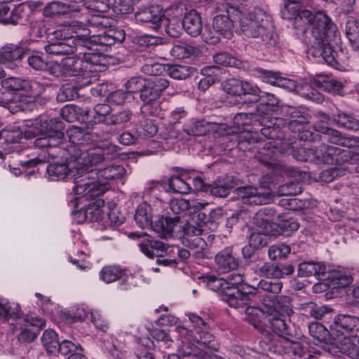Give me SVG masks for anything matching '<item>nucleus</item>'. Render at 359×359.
<instances>
[{"instance_id": "obj_47", "label": "nucleus", "mask_w": 359, "mask_h": 359, "mask_svg": "<svg viewBox=\"0 0 359 359\" xmlns=\"http://www.w3.org/2000/svg\"><path fill=\"white\" fill-rule=\"evenodd\" d=\"M44 325H46V324ZM15 326L17 327L18 325L15 324ZM19 326V329H20L21 331L18 334V340L20 342L24 343H30L33 341L38 336L39 330L45 327L43 326V327L39 328L31 325H25V323H22Z\"/></svg>"}, {"instance_id": "obj_53", "label": "nucleus", "mask_w": 359, "mask_h": 359, "mask_svg": "<svg viewBox=\"0 0 359 359\" xmlns=\"http://www.w3.org/2000/svg\"><path fill=\"white\" fill-rule=\"evenodd\" d=\"M194 72V69L187 65H175L168 69L169 75L175 79H185Z\"/></svg>"}, {"instance_id": "obj_19", "label": "nucleus", "mask_w": 359, "mask_h": 359, "mask_svg": "<svg viewBox=\"0 0 359 359\" xmlns=\"http://www.w3.org/2000/svg\"><path fill=\"white\" fill-rule=\"evenodd\" d=\"M287 299V303L283 305L277 304L278 310L271 311L269 314L265 316L266 320L269 323L271 329L277 334L283 336L287 333V325L285 323V316H290L292 313V309L290 304V299Z\"/></svg>"}, {"instance_id": "obj_55", "label": "nucleus", "mask_w": 359, "mask_h": 359, "mask_svg": "<svg viewBox=\"0 0 359 359\" xmlns=\"http://www.w3.org/2000/svg\"><path fill=\"white\" fill-rule=\"evenodd\" d=\"M283 284L276 280L275 282L261 280L258 285V292H265V294H273L276 296L281 291Z\"/></svg>"}, {"instance_id": "obj_5", "label": "nucleus", "mask_w": 359, "mask_h": 359, "mask_svg": "<svg viewBox=\"0 0 359 359\" xmlns=\"http://www.w3.org/2000/svg\"><path fill=\"white\" fill-rule=\"evenodd\" d=\"M240 27L243 34L248 37H261L269 46L276 43L271 16L261 8H255L252 11L241 13Z\"/></svg>"}, {"instance_id": "obj_37", "label": "nucleus", "mask_w": 359, "mask_h": 359, "mask_svg": "<svg viewBox=\"0 0 359 359\" xmlns=\"http://www.w3.org/2000/svg\"><path fill=\"white\" fill-rule=\"evenodd\" d=\"M326 266L323 262H303L299 264L298 274L302 277L323 275Z\"/></svg>"}, {"instance_id": "obj_56", "label": "nucleus", "mask_w": 359, "mask_h": 359, "mask_svg": "<svg viewBox=\"0 0 359 359\" xmlns=\"http://www.w3.org/2000/svg\"><path fill=\"white\" fill-rule=\"evenodd\" d=\"M203 281L206 283L207 287L212 291L224 292L227 290L225 278H217L215 276H208L203 278Z\"/></svg>"}, {"instance_id": "obj_24", "label": "nucleus", "mask_w": 359, "mask_h": 359, "mask_svg": "<svg viewBox=\"0 0 359 359\" xmlns=\"http://www.w3.org/2000/svg\"><path fill=\"white\" fill-rule=\"evenodd\" d=\"M215 261L218 270L223 273L235 270L239 265V261L233 255V249L231 247L225 248L219 251L215 255Z\"/></svg>"}, {"instance_id": "obj_36", "label": "nucleus", "mask_w": 359, "mask_h": 359, "mask_svg": "<svg viewBox=\"0 0 359 359\" xmlns=\"http://www.w3.org/2000/svg\"><path fill=\"white\" fill-rule=\"evenodd\" d=\"M1 137L6 142V146L3 149L8 153L19 150L18 143L23 138L22 133L20 130H1Z\"/></svg>"}, {"instance_id": "obj_14", "label": "nucleus", "mask_w": 359, "mask_h": 359, "mask_svg": "<svg viewBox=\"0 0 359 359\" xmlns=\"http://www.w3.org/2000/svg\"><path fill=\"white\" fill-rule=\"evenodd\" d=\"M0 318L9 322L12 320L16 325H31L41 328L45 325V320L33 315H22L21 309L18 304L10 302L7 299L0 298Z\"/></svg>"}, {"instance_id": "obj_16", "label": "nucleus", "mask_w": 359, "mask_h": 359, "mask_svg": "<svg viewBox=\"0 0 359 359\" xmlns=\"http://www.w3.org/2000/svg\"><path fill=\"white\" fill-rule=\"evenodd\" d=\"M258 294L262 297V302L263 304L264 308L262 309H259L256 307L248 306L245 309V312L247 317V320L253 325V326L257 329H261L262 327L259 325V323L256 321L255 319L251 318V316H256L259 318L260 315H267L269 314L271 311H276L278 310L277 304L283 305L287 303V299L285 298H287V297H281L280 299L277 300V295L273 296V294H262V292L259 291Z\"/></svg>"}, {"instance_id": "obj_2", "label": "nucleus", "mask_w": 359, "mask_h": 359, "mask_svg": "<svg viewBox=\"0 0 359 359\" xmlns=\"http://www.w3.org/2000/svg\"><path fill=\"white\" fill-rule=\"evenodd\" d=\"M41 128L37 133H34L31 130L25 133V137L31 138L36 137L34 142L36 147H49L46 151H43L44 154H48V156L44 155L43 157H37L24 163V165L28 167H34L37 164L43 163L49 161L50 157L55 158L61 153L60 147L56 148L64 137V133L62 132L63 123L57 118L49 119L41 118Z\"/></svg>"}, {"instance_id": "obj_17", "label": "nucleus", "mask_w": 359, "mask_h": 359, "mask_svg": "<svg viewBox=\"0 0 359 359\" xmlns=\"http://www.w3.org/2000/svg\"><path fill=\"white\" fill-rule=\"evenodd\" d=\"M328 116L325 114H320L318 120L314 123L316 131L327 135V141L334 144L342 147H351L355 145L358 142L351 137L342 136L341 133L333 128L328 127Z\"/></svg>"}, {"instance_id": "obj_45", "label": "nucleus", "mask_w": 359, "mask_h": 359, "mask_svg": "<svg viewBox=\"0 0 359 359\" xmlns=\"http://www.w3.org/2000/svg\"><path fill=\"white\" fill-rule=\"evenodd\" d=\"M346 34L352 48L359 50V21L349 18L346 24Z\"/></svg>"}, {"instance_id": "obj_63", "label": "nucleus", "mask_w": 359, "mask_h": 359, "mask_svg": "<svg viewBox=\"0 0 359 359\" xmlns=\"http://www.w3.org/2000/svg\"><path fill=\"white\" fill-rule=\"evenodd\" d=\"M169 185L174 192L179 194H187L191 189L190 185L178 176L171 177Z\"/></svg>"}, {"instance_id": "obj_49", "label": "nucleus", "mask_w": 359, "mask_h": 359, "mask_svg": "<svg viewBox=\"0 0 359 359\" xmlns=\"http://www.w3.org/2000/svg\"><path fill=\"white\" fill-rule=\"evenodd\" d=\"M196 52V48L187 43L175 44L170 50L172 57L182 60L189 58Z\"/></svg>"}, {"instance_id": "obj_28", "label": "nucleus", "mask_w": 359, "mask_h": 359, "mask_svg": "<svg viewBox=\"0 0 359 359\" xmlns=\"http://www.w3.org/2000/svg\"><path fill=\"white\" fill-rule=\"evenodd\" d=\"M67 136L69 137V143L66 146H63L60 148L62 151H65L68 155L71 156V153L69 151V149L72 146L76 147L85 148V144L90 140V135L85 130L72 126L69 128L67 131Z\"/></svg>"}, {"instance_id": "obj_39", "label": "nucleus", "mask_w": 359, "mask_h": 359, "mask_svg": "<svg viewBox=\"0 0 359 359\" xmlns=\"http://www.w3.org/2000/svg\"><path fill=\"white\" fill-rule=\"evenodd\" d=\"M23 9L21 6L11 9L8 6L0 8V23L4 25H16L22 18Z\"/></svg>"}, {"instance_id": "obj_34", "label": "nucleus", "mask_w": 359, "mask_h": 359, "mask_svg": "<svg viewBox=\"0 0 359 359\" xmlns=\"http://www.w3.org/2000/svg\"><path fill=\"white\" fill-rule=\"evenodd\" d=\"M252 95L254 96L252 100L253 102H261V104L259 105L257 109L259 113L263 112L264 108L266 107L268 109L266 115H268L270 111H274L276 107L278 106L279 99L272 93L262 92L259 89V93L257 95Z\"/></svg>"}, {"instance_id": "obj_12", "label": "nucleus", "mask_w": 359, "mask_h": 359, "mask_svg": "<svg viewBox=\"0 0 359 359\" xmlns=\"http://www.w3.org/2000/svg\"><path fill=\"white\" fill-rule=\"evenodd\" d=\"M306 154L305 158L301 161H311L316 163H324L328 165L341 164L348 159L346 151L334 146H327L322 144L316 149L309 148L302 149Z\"/></svg>"}, {"instance_id": "obj_20", "label": "nucleus", "mask_w": 359, "mask_h": 359, "mask_svg": "<svg viewBox=\"0 0 359 359\" xmlns=\"http://www.w3.org/2000/svg\"><path fill=\"white\" fill-rule=\"evenodd\" d=\"M1 85L8 90L30 91L34 96L39 95L45 90V87L37 81H29L14 76L2 80Z\"/></svg>"}, {"instance_id": "obj_32", "label": "nucleus", "mask_w": 359, "mask_h": 359, "mask_svg": "<svg viewBox=\"0 0 359 359\" xmlns=\"http://www.w3.org/2000/svg\"><path fill=\"white\" fill-rule=\"evenodd\" d=\"M312 86L322 88L325 91L339 94L344 87L341 81L327 75H318L311 81Z\"/></svg>"}, {"instance_id": "obj_51", "label": "nucleus", "mask_w": 359, "mask_h": 359, "mask_svg": "<svg viewBox=\"0 0 359 359\" xmlns=\"http://www.w3.org/2000/svg\"><path fill=\"white\" fill-rule=\"evenodd\" d=\"M309 332L310 335L318 341L325 342L329 339L330 332L320 323H311L309 325Z\"/></svg>"}, {"instance_id": "obj_44", "label": "nucleus", "mask_w": 359, "mask_h": 359, "mask_svg": "<svg viewBox=\"0 0 359 359\" xmlns=\"http://www.w3.org/2000/svg\"><path fill=\"white\" fill-rule=\"evenodd\" d=\"M210 130L209 123L203 121L191 119L184 126V131L189 135H204Z\"/></svg>"}, {"instance_id": "obj_11", "label": "nucleus", "mask_w": 359, "mask_h": 359, "mask_svg": "<svg viewBox=\"0 0 359 359\" xmlns=\"http://www.w3.org/2000/svg\"><path fill=\"white\" fill-rule=\"evenodd\" d=\"M311 36L313 39L311 43L331 41L335 44L340 42V33L336 25L331 18L323 11L316 13L315 20L311 28Z\"/></svg>"}, {"instance_id": "obj_27", "label": "nucleus", "mask_w": 359, "mask_h": 359, "mask_svg": "<svg viewBox=\"0 0 359 359\" xmlns=\"http://www.w3.org/2000/svg\"><path fill=\"white\" fill-rule=\"evenodd\" d=\"M100 278L107 283L122 279V282L118 286L119 288L123 290L129 288L128 284L126 283L128 277L126 276V271L118 266L111 265L103 267L100 271Z\"/></svg>"}, {"instance_id": "obj_23", "label": "nucleus", "mask_w": 359, "mask_h": 359, "mask_svg": "<svg viewBox=\"0 0 359 359\" xmlns=\"http://www.w3.org/2000/svg\"><path fill=\"white\" fill-rule=\"evenodd\" d=\"M24 54L23 48L19 44L8 43L0 49V63L11 69L18 67V62Z\"/></svg>"}, {"instance_id": "obj_9", "label": "nucleus", "mask_w": 359, "mask_h": 359, "mask_svg": "<svg viewBox=\"0 0 359 359\" xmlns=\"http://www.w3.org/2000/svg\"><path fill=\"white\" fill-rule=\"evenodd\" d=\"M170 86L169 81L164 78L156 77L147 80L145 87L140 94L143 102L140 110L144 116H157L161 111L159 97Z\"/></svg>"}, {"instance_id": "obj_33", "label": "nucleus", "mask_w": 359, "mask_h": 359, "mask_svg": "<svg viewBox=\"0 0 359 359\" xmlns=\"http://www.w3.org/2000/svg\"><path fill=\"white\" fill-rule=\"evenodd\" d=\"M81 11V6L67 4L60 1H52L44 8V15L48 17H55L60 15H65L72 12H79Z\"/></svg>"}, {"instance_id": "obj_18", "label": "nucleus", "mask_w": 359, "mask_h": 359, "mask_svg": "<svg viewBox=\"0 0 359 359\" xmlns=\"http://www.w3.org/2000/svg\"><path fill=\"white\" fill-rule=\"evenodd\" d=\"M138 247L147 257H158L156 259L157 264L170 266L176 264V260L174 259L161 258L163 253H166L168 250V247L161 241L153 240L149 236H147L138 243Z\"/></svg>"}, {"instance_id": "obj_26", "label": "nucleus", "mask_w": 359, "mask_h": 359, "mask_svg": "<svg viewBox=\"0 0 359 359\" xmlns=\"http://www.w3.org/2000/svg\"><path fill=\"white\" fill-rule=\"evenodd\" d=\"M237 191L244 203L262 205L269 203L271 201L270 194L259 193L257 188L253 187H241Z\"/></svg>"}, {"instance_id": "obj_61", "label": "nucleus", "mask_w": 359, "mask_h": 359, "mask_svg": "<svg viewBox=\"0 0 359 359\" xmlns=\"http://www.w3.org/2000/svg\"><path fill=\"white\" fill-rule=\"evenodd\" d=\"M111 111V107L109 104H98L95 105L93 111L88 114V116L93 117L95 123H100L104 121L105 116L108 115Z\"/></svg>"}, {"instance_id": "obj_50", "label": "nucleus", "mask_w": 359, "mask_h": 359, "mask_svg": "<svg viewBox=\"0 0 359 359\" xmlns=\"http://www.w3.org/2000/svg\"><path fill=\"white\" fill-rule=\"evenodd\" d=\"M41 341L48 353L52 354L57 353L59 342L57 339V334L54 330H45Z\"/></svg>"}, {"instance_id": "obj_31", "label": "nucleus", "mask_w": 359, "mask_h": 359, "mask_svg": "<svg viewBox=\"0 0 359 359\" xmlns=\"http://www.w3.org/2000/svg\"><path fill=\"white\" fill-rule=\"evenodd\" d=\"M179 222V217H160L154 222H151V227L154 231L158 233L161 238L170 237L174 230V227Z\"/></svg>"}, {"instance_id": "obj_4", "label": "nucleus", "mask_w": 359, "mask_h": 359, "mask_svg": "<svg viewBox=\"0 0 359 359\" xmlns=\"http://www.w3.org/2000/svg\"><path fill=\"white\" fill-rule=\"evenodd\" d=\"M104 57L101 55L89 51L83 53L82 58L80 57H67L60 62H52L48 66L50 73L55 76H83V86L91 83L90 78L89 66H100L103 65Z\"/></svg>"}, {"instance_id": "obj_22", "label": "nucleus", "mask_w": 359, "mask_h": 359, "mask_svg": "<svg viewBox=\"0 0 359 359\" xmlns=\"http://www.w3.org/2000/svg\"><path fill=\"white\" fill-rule=\"evenodd\" d=\"M223 89L226 93L240 97L247 95H257L259 93L257 85L237 79H227L223 85Z\"/></svg>"}, {"instance_id": "obj_43", "label": "nucleus", "mask_w": 359, "mask_h": 359, "mask_svg": "<svg viewBox=\"0 0 359 359\" xmlns=\"http://www.w3.org/2000/svg\"><path fill=\"white\" fill-rule=\"evenodd\" d=\"M315 18L316 14L313 15L311 11L301 10L299 15L295 18V20L293 22V27L302 34H304L308 28H311Z\"/></svg>"}, {"instance_id": "obj_25", "label": "nucleus", "mask_w": 359, "mask_h": 359, "mask_svg": "<svg viewBox=\"0 0 359 359\" xmlns=\"http://www.w3.org/2000/svg\"><path fill=\"white\" fill-rule=\"evenodd\" d=\"M334 45L336 44L331 41H323L319 44L311 43L309 52L313 57H322L327 64L334 65L336 63Z\"/></svg>"}, {"instance_id": "obj_6", "label": "nucleus", "mask_w": 359, "mask_h": 359, "mask_svg": "<svg viewBox=\"0 0 359 359\" xmlns=\"http://www.w3.org/2000/svg\"><path fill=\"white\" fill-rule=\"evenodd\" d=\"M126 173V169L118 165H111L101 169H93L84 179L88 185L86 187L84 198L94 199L109 189V182L121 177Z\"/></svg>"}, {"instance_id": "obj_7", "label": "nucleus", "mask_w": 359, "mask_h": 359, "mask_svg": "<svg viewBox=\"0 0 359 359\" xmlns=\"http://www.w3.org/2000/svg\"><path fill=\"white\" fill-rule=\"evenodd\" d=\"M184 234L182 238L184 246L198 249L196 252L197 258L204 257L203 250L208 243H212L214 236L209 234L206 226V215L203 212H198L196 218H193L191 222L187 223L183 228Z\"/></svg>"}, {"instance_id": "obj_30", "label": "nucleus", "mask_w": 359, "mask_h": 359, "mask_svg": "<svg viewBox=\"0 0 359 359\" xmlns=\"http://www.w3.org/2000/svg\"><path fill=\"white\" fill-rule=\"evenodd\" d=\"M182 27L187 34L192 36L199 35L203 29L202 20L200 14L196 10H191L185 13Z\"/></svg>"}, {"instance_id": "obj_21", "label": "nucleus", "mask_w": 359, "mask_h": 359, "mask_svg": "<svg viewBox=\"0 0 359 359\" xmlns=\"http://www.w3.org/2000/svg\"><path fill=\"white\" fill-rule=\"evenodd\" d=\"M139 23L146 24L154 30L161 27L166 21L163 11L158 7L151 6L139 10L135 15Z\"/></svg>"}, {"instance_id": "obj_3", "label": "nucleus", "mask_w": 359, "mask_h": 359, "mask_svg": "<svg viewBox=\"0 0 359 359\" xmlns=\"http://www.w3.org/2000/svg\"><path fill=\"white\" fill-rule=\"evenodd\" d=\"M330 334L341 352L351 359H359V318L351 315H338L330 326Z\"/></svg>"}, {"instance_id": "obj_29", "label": "nucleus", "mask_w": 359, "mask_h": 359, "mask_svg": "<svg viewBox=\"0 0 359 359\" xmlns=\"http://www.w3.org/2000/svg\"><path fill=\"white\" fill-rule=\"evenodd\" d=\"M259 217V214L257 215L255 219L258 221ZM257 225L259 229L252 231L249 236V245L254 249H259L266 245V235L269 232V224L266 220H262L261 225H259L257 222Z\"/></svg>"}, {"instance_id": "obj_42", "label": "nucleus", "mask_w": 359, "mask_h": 359, "mask_svg": "<svg viewBox=\"0 0 359 359\" xmlns=\"http://www.w3.org/2000/svg\"><path fill=\"white\" fill-rule=\"evenodd\" d=\"M151 208L147 203H142L139 205L135 215V220L137 225L142 228H146L151 225L152 216Z\"/></svg>"}, {"instance_id": "obj_41", "label": "nucleus", "mask_w": 359, "mask_h": 359, "mask_svg": "<svg viewBox=\"0 0 359 359\" xmlns=\"http://www.w3.org/2000/svg\"><path fill=\"white\" fill-rule=\"evenodd\" d=\"M329 284L331 287L339 288L346 287L349 285L352 281V276L344 271H332L328 276Z\"/></svg>"}, {"instance_id": "obj_52", "label": "nucleus", "mask_w": 359, "mask_h": 359, "mask_svg": "<svg viewBox=\"0 0 359 359\" xmlns=\"http://www.w3.org/2000/svg\"><path fill=\"white\" fill-rule=\"evenodd\" d=\"M334 121L343 128L348 130H358L359 129V122L355 118L342 112L333 115Z\"/></svg>"}, {"instance_id": "obj_54", "label": "nucleus", "mask_w": 359, "mask_h": 359, "mask_svg": "<svg viewBox=\"0 0 359 359\" xmlns=\"http://www.w3.org/2000/svg\"><path fill=\"white\" fill-rule=\"evenodd\" d=\"M259 116L257 114L238 113L233 118V124L238 130H243L245 126L252 123L253 121H259Z\"/></svg>"}, {"instance_id": "obj_40", "label": "nucleus", "mask_w": 359, "mask_h": 359, "mask_svg": "<svg viewBox=\"0 0 359 359\" xmlns=\"http://www.w3.org/2000/svg\"><path fill=\"white\" fill-rule=\"evenodd\" d=\"M253 271L260 276L271 278H281L280 267L269 262H257L253 266Z\"/></svg>"}, {"instance_id": "obj_10", "label": "nucleus", "mask_w": 359, "mask_h": 359, "mask_svg": "<svg viewBox=\"0 0 359 359\" xmlns=\"http://www.w3.org/2000/svg\"><path fill=\"white\" fill-rule=\"evenodd\" d=\"M93 32L88 28V23L86 25L78 20L66 22L60 25L56 29H48L46 34L49 40L53 39H69L67 41H75L80 48L86 46V40L89 34Z\"/></svg>"}, {"instance_id": "obj_58", "label": "nucleus", "mask_w": 359, "mask_h": 359, "mask_svg": "<svg viewBox=\"0 0 359 359\" xmlns=\"http://www.w3.org/2000/svg\"><path fill=\"white\" fill-rule=\"evenodd\" d=\"M282 111L283 114H285L290 117V121L297 120V118H301V120L302 121H300L299 123L309 122L308 114L305 110H302L290 106H285L283 107Z\"/></svg>"}, {"instance_id": "obj_46", "label": "nucleus", "mask_w": 359, "mask_h": 359, "mask_svg": "<svg viewBox=\"0 0 359 359\" xmlns=\"http://www.w3.org/2000/svg\"><path fill=\"white\" fill-rule=\"evenodd\" d=\"M225 301L229 306L235 309L243 308L250 304V299L247 293H243L239 290H236L232 293L226 294Z\"/></svg>"}, {"instance_id": "obj_35", "label": "nucleus", "mask_w": 359, "mask_h": 359, "mask_svg": "<svg viewBox=\"0 0 359 359\" xmlns=\"http://www.w3.org/2000/svg\"><path fill=\"white\" fill-rule=\"evenodd\" d=\"M79 46L75 41L51 43L44 46L46 52L52 55H69L78 50Z\"/></svg>"}, {"instance_id": "obj_13", "label": "nucleus", "mask_w": 359, "mask_h": 359, "mask_svg": "<svg viewBox=\"0 0 359 359\" xmlns=\"http://www.w3.org/2000/svg\"><path fill=\"white\" fill-rule=\"evenodd\" d=\"M69 151L71 153L72 159H74L76 167L82 170L81 178H85L92 170H90V168L99 165L105 159L104 151L98 148L87 149L73 145L69 149Z\"/></svg>"}, {"instance_id": "obj_60", "label": "nucleus", "mask_w": 359, "mask_h": 359, "mask_svg": "<svg viewBox=\"0 0 359 359\" xmlns=\"http://www.w3.org/2000/svg\"><path fill=\"white\" fill-rule=\"evenodd\" d=\"M165 32L166 33L173 38L179 37L182 33V22L180 21V19L177 18H172L170 19H167L166 21L163 22L165 24Z\"/></svg>"}, {"instance_id": "obj_64", "label": "nucleus", "mask_w": 359, "mask_h": 359, "mask_svg": "<svg viewBox=\"0 0 359 359\" xmlns=\"http://www.w3.org/2000/svg\"><path fill=\"white\" fill-rule=\"evenodd\" d=\"M158 131L157 126L151 119H146L140 123L137 128V133L140 136L144 137H152Z\"/></svg>"}, {"instance_id": "obj_8", "label": "nucleus", "mask_w": 359, "mask_h": 359, "mask_svg": "<svg viewBox=\"0 0 359 359\" xmlns=\"http://www.w3.org/2000/svg\"><path fill=\"white\" fill-rule=\"evenodd\" d=\"M62 158L65 159V162H54L50 164L47 168V172L53 180H65L69 177L73 180L75 184L73 188L76 194L84 198V192L86 187L88 185L82 176V170L79 167H76L74 159H72L71 156L65 151H61L60 154Z\"/></svg>"}, {"instance_id": "obj_15", "label": "nucleus", "mask_w": 359, "mask_h": 359, "mask_svg": "<svg viewBox=\"0 0 359 359\" xmlns=\"http://www.w3.org/2000/svg\"><path fill=\"white\" fill-rule=\"evenodd\" d=\"M109 20L103 15H93L88 20V28L93 32L86 40V46L89 41L101 45L111 46L116 42V36L112 29H108Z\"/></svg>"}, {"instance_id": "obj_62", "label": "nucleus", "mask_w": 359, "mask_h": 359, "mask_svg": "<svg viewBox=\"0 0 359 359\" xmlns=\"http://www.w3.org/2000/svg\"><path fill=\"white\" fill-rule=\"evenodd\" d=\"M76 95V89L74 86L67 83L62 85L60 88L57 95V100L60 102H65L74 100Z\"/></svg>"}, {"instance_id": "obj_1", "label": "nucleus", "mask_w": 359, "mask_h": 359, "mask_svg": "<svg viewBox=\"0 0 359 359\" xmlns=\"http://www.w3.org/2000/svg\"><path fill=\"white\" fill-rule=\"evenodd\" d=\"M187 316L194 330H189L181 326L176 327V331L180 336L191 344L183 348L182 355H193L196 359H224L216 354L208 353V351L218 350L219 344L214 335L210 332L209 325L205 320L193 313H188Z\"/></svg>"}, {"instance_id": "obj_59", "label": "nucleus", "mask_w": 359, "mask_h": 359, "mask_svg": "<svg viewBox=\"0 0 359 359\" xmlns=\"http://www.w3.org/2000/svg\"><path fill=\"white\" fill-rule=\"evenodd\" d=\"M147 80L142 77H133L129 79L125 84L126 90L128 94L133 95L134 93H141Z\"/></svg>"}, {"instance_id": "obj_48", "label": "nucleus", "mask_w": 359, "mask_h": 359, "mask_svg": "<svg viewBox=\"0 0 359 359\" xmlns=\"http://www.w3.org/2000/svg\"><path fill=\"white\" fill-rule=\"evenodd\" d=\"M75 3H83L85 0H72ZM114 0H86L84 4L80 5L81 8L86 6V8L100 13H105L109 10L110 6Z\"/></svg>"}, {"instance_id": "obj_38", "label": "nucleus", "mask_w": 359, "mask_h": 359, "mask_svg": "<svg viewBox=\"0 0 359 359\" xmlns=\"http://www.w3.org/2000/svg\"><path fill=\"white\" fill-rule=\"evenodd\" d=\"M212 29L226 39L232 35L233 22L225 15L215 16L212 22Z\"/></svg>"}, {"instance_id": "obj_57", "label": "nucleus", "mask_w": 359, "mask_h": 359, "mask_svg": "<svg viewBox=\"0 0 359 359\" xmlns=\"http://www.w3.org/2000/svg\"><path fill=\"white\" fill-rule=\"evenodd\" d=\"M290 247L280 243L271 246L268 250V255L271 259L285 258L290 253Z\"/></svg>"}]
</instances>
